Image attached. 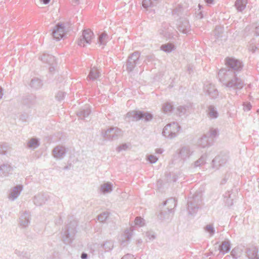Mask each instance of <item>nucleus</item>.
Here are the masks:
<instances>
[{
  "label": "nucleus",
  "mask_w": 259,
  "mask_h": 259,
  "mask_svg": "<svg viewBox=\"0 0 259 259\" xmlns=\"http://www.w3.org/2000/svg\"><path fill=\"white\" fill-rule=\"evenodd\" d=\"M225 62L228 69L224 68L220 70L218 77L220 81L223 82L229 91L241 89L244 87V81L236 76L235 71H240L242 69V63L234 58H227Z\"/></svg>",
  "instance_id": "f257e3e1"
},
{
  "label": "nucleus",
  "mask_w": 259,
  "mask_h": 259,
  "mask_svg": "<svg viewBox=\"0 0 259 259\" xmlns=\"http://www.w3.org/2000/svg\"><path fill=\"white\" fill-rule=\"evenodd\" d=\"M77 222L75 220H73L70 221L62 230L61 232L62 240L65 244L71 243L74 239L77 233Z\"/></svg>",
  "instance_id": "f03ea898"
},
{
  "label": "nucleus",
  "mask_w": 259,
  "mask_h": 259,
  "mask_svg": "<svg viewBox=\"0 0 259 259\" xmlns=\"http://www.w3.org/2000/svg\"><path fill=\"white\" fill-rule=\"evenodd\" d=\"M202 203L201 197L199 195H195L189 197L187 203V209L190 214L196 213Z\"/></svg>",
  "instance_id": "7ed1b4c3"
},
{
  "label": "nucleus",
  "mask_w": 259,
  "mask_h": 259,
  "mask_svg": "<svg viewBox=\"0 0 259 259\" xmlns=\"http://www.w3.org/2000/svg\"><path fill=\"white\" fill-rule=\"evenodd\" d=\"M181 126L176 122H172L166 125L162 131V135L166 138L173 139L177 137Z\"/></svg>",
  "instance_id": "20e7f679"
},
{
  "label": "nucleus",
  "mask_w": 259,
  "mask_h": 259,
  "mask_svg": "<svg viewBox=\"0 0 259 259\" xmlns=\"http://www.w3.org/2000/svg\"><path fill=\"white\" fill-rule=\"evenodd\" d=\"M140 53L138 51L134 52L128 56L125 64V69L128 73L133 72L140 64Z\"/></svg>",
  "instance_id": "39448f33"
},
{
  "label": "nucleus",
  "mask_w": 259,
  "mask_h": 259,
  "mask_svg": "<svg viewBox=\"0 0 259 259\" xmlns=\"http://www.w3.org/2000/svg\"><path fill=\"white\" fill-rule=\"evenodd\" d=\"M126 118H129L128 121H137L142 119H144L145 121L151 120L153 118V115L149 113L140 111H132L128 112L126 114Z\"/></svg>",
  "instance_id": "423d86ee"
},
{
  "label": "nucleus",
  "mask_w": 259,
  "mask_h": 259,
  "mask_svg": "<svg viewBox=\"0 0 259 259\" xmlns=\"http://www.w3.org/2000/svg\"><path fill=\"white\" fill-rule=\"evenodd\" d=\"M103 138L108 140L113 141L118 139L122 135V131L117 127H111L101 132Z\"/></svg>",
  "instance_id": "0eeeda50"
},
{
  "label": "nucleus",
  "mask_w": 259,
  "mask_h": 259,
  "mask_svg": "<svg viewBox=\"0 0 259 259\" xmlns=\"http://www.w3.org/2000/svg\"><path fill=\"white\" fill-rule=\"evenodd\" d=\"M65 24L58 23L52 30V35L53 38L58 41L62 39L65 35Z\"/></svg>",
  "instance_id": "6e6552de"
},
{
  "label": "nucleus",
  "mask_w": 259,
  "mask_h": 259,
  "mask_svg": "<svg viewBox=\"0 0 259 259\" xmlns=\"http://www.w3.org/2000/svg\"><path fill=\"white\" fill-rule=\"evenodd\" d=\"M228 155L226 153H221L217 156L212 161L211 167L215 170L218 169L220 166L227 162Z\"/></svg>",
  "instance_id": "1a4fd4ad"
},
{
  "label": "nucleus",
  "mask_w": 259,
  "mask_h": 259,
  "mask_svg": "<svg viewBox=\"0 0 259 259\" xmlns=\"http://www.w3.org/2000/svg\"><path fill=\"white\" fill-rule=\"evenodd\" d=\"M194 153V150L189 146H184L178 150V157L185 161L191 156Z\"/></svg>",
  "instance_id": "9d476101"
},
{
  "label": "nucleus",
  "mask_w": 259,
  "mask_h": 259,
  "mask_svg": "<svg viewBox=\"0 0 259 259\" xmlns=\"http://www.w3.org/2000/svg\"><path fill=\"white\" fill-rule=\"evenodd\" d=\"M94 33L90 29H85L82 31V37L78 41V45L81 47H84V43L91 44L93 38Z\"/></svg>",
  "instance_id": "9b49d317"
},
{
  "label": "nucleus",
  "mask_w": 259,
  "mask_h": 259,
  "mask_svg": "<svg viewBox=\"0 0 259 259\" xmlns=\"http://www.w3.org/2000/svg\"><path fill=\"white\" fill-rule=\"evenodd\" d=\"M177 25L179 30L183 33L186 34L190 30L189 22L186 17H180Z\"/></svg>",
  "instance_id": "f8f14e48"
},
{
  "label": "nucleus",
  "mask_w": 259,
  "mask_h": 259,
  "mask_svg": "<svg viewBox=\"0 0 259 259\" xmlns=\"http://www.w3.org/2000/svg\"><path fill=\"white\" fill-rule=\"evenodd\" d=\"M174 28L169 24L164 23L159 29V33L166 38H170L174 36Z\"/></svg>",
  "instance_id": "ddd939ff"
},
{
  "label": "nucleus",
  "mask_w": 259,
  "mask_h": 259,
  "mask_svg": "<svg viewBox=\"0 0 259 259\" xmlns=\"http://www.w3.org/2000/svg\"><path fill=\"white\" fill-rule=\"evenodd\" d=\"M49 195L45 193H38L34 196L33 202L36 206H41L45 204L49 199Z\"/></svg>",
  "instance_id": "4468645a"
},
{
  "label": "nucleus",
  "mask_w": 259,
  "mask_h": 259,
  "mask_svg": "<svg viewBox=\"0 0 259 259\" xmlns=\"http://www.w3.org/2000/svg\"><path fill=\"white\" fill-rule=\"evenodd\" d=\"M23 188V187L22 185H18L11 189L8 195L9 199L11 201L16 199L20 195Z\"/></svg>",
  "instance_id": "2eb2a0df"
},
{
  "label": "nucleus",
  "mask_w": 259,
  "mask_h": 259,
  "mask_svg": "<svg viewBox=\"0 0 259 259\" xmlns=\"http://www.w3.org/2000/svg\"><path fill=\"white\" fill-rule=\"evenodd\" d=\"M22 104L28 108H30L36 104V97L33 94H28L22 98Z\"/></svg>",
  "instance_id": "dca6fc26"
},
{
  "label": "nucleus",
  "mask_w": 259,
  "mask_h": 259,
  "mask_svg": "<svg viewBox=\"0 0 259 259\" xmlns=\"http://www.w3.org/2000/svg\"><path fill=\"white\" fill-rule=\"evenodd\" d=\"M204 90L205 93L212 99H215L219 95L218 91L215 86L211 83L205 85Z\"/></svg>",
  "instance_id": "f3484780"
},
{
  "label": "nucleus",
  "mask_w": 259,
  "mask_h": 259,
  "mask_svg": "<svg viewBox=\"0 0 259 259\" xmlns=\"http://www.w3.org/2000/svg\"><path fill=\"white\" fill-rule=\"evenodd\" d=\"M66 150L63 146H57L53 150V154L55 158L61 159L64 158L66 154Z\"/></svg>",
  "instance_id": "a211bd4d"
},
{
  "label": "nucleus",
  "mask_w": 259,
  "mask_h": 259,
  "mask_svg": "<svg viewBox=\"0 0 259 259\" xmlns=\"http://www.w3.org/2000/svg\"><path fill=\"white\" fill-rule=\"evenodd\" d=\"M20 225L23 227H27L30 224V214L28 211L23 212L19 218Z\"/></svg>",
  "instance_id": "6ab92c4d"
},
{
  "label": "nucleus",
  "mask_w": 259,
  "mask_h": 259,
  "mask_svg": "<svg viewBox=\"0 0 259 259\" xmlns=\"http://www.w3.org/2000/svg\"><path fill=\"white\" fill-rule=\"evenodd\" d=\"M91 112V110L90 106L86 105L79 110L77 112V115L80 119H85V118L89 116Z\"/></svg>",
  "instance_id": "aec40b11"
},
{
  "label": "nucleus",
  "mask_w": 259,
  "mask_h": 259,
  "mask_svg": "<svg viewBox=\"0 0 259 259\" xmlns=\"http://www.w3.org/2000/svg\"><path fill=\"white\" fill-rule=\"evenodd\" d=\"M39 58L44 63H47L50 65H54L56 62L55 57L47 53H43Z\"/></svg>",
  "instance_id": "412c9836"
},
{
  "label": "nucleus",
  "mask_w": 259,
  "mask_h": 259,
  "mask_svg": "<svg viewBox=\"0 0 259 259\" xmlns=\"http://www.w3.org/2000/svg\"><path fill=\"white\" fill-rule=\"evenodd\" d=\"M13 168L8 163H4L0 166V175L1 176H8L12 171Z\"/></svg>",
  "instance_id": "4be33fe9"
},
{
  "label": "nucleus",
  "mask_w": 259,
  "mask_h": 259,
  "mask_svg": "<svg viewBox=\"0 0 259 259\" xmlns=\"http://www.w3.org/2000/svg\"><path fill=\"white\" fill-rule=\"evenodd\" d=\"M231 249V243L229 240H225L219 245V249L220 252L225 254L230 251Z\"/></svg>",
  "instance_id": "5701e85b"
},
{
  "label": "nucleus",
  "mask_w": 259,
  "mask_h": 259,
  "mask_svg": "<svg viewBox=\"0 0 259 259\" xmlns=\"http://www.w3.org/2000/svg\"><path fill=\"white\" fill-rule=\"evenodd\" d=\"M245 252L249 259H253L257 255L258 249L256 247L252 246L247 248Z\"/></svg>",
  "instance_id": "b1692460"
},
{
  "label": "nucleus",
  "mask_w": 259,
  "mask_h": 259,
  "mask_svg": "<svg viewBox=\"0 0 259 259\" xmlns=\"http://www.w3.org/2000/svg\"><path fill=\"white\" fill-rule=\"evenodd\" d=\"M211 141L208 138V136L204 134L198 140L197 144L199 147L205 148L210 145Z\"/></svg>",
  "instance_id": "393cba45"
},
{
  "label": "nucleus",
  "mask_w": 259,
  "mask_h": 259,
  "mask_svg": "<svg viewBox=\"0 0 259 259\" xmlns=\"http://www.w3.org/2000/svg\"><path fill=\"white\" fill-rule=\"evenodd\" d=\"M168 205L166 209L169 212H174V208L176 206V200L174 198H170L163 202V205Z\"/></svg>",
  "instance_id": "a878e982"
},
{
  "label": "nucleus",
  "mask_w": 259,
  "mask_h": 259,
  "mask_svg": "<svg viewBox=\"0 0 259 259\" xmlns=\"http://www.w3.org/2000/svg\"><path fill=\"white\" fill-rule=\"evenodd\" d=\"M247 0H236L234 6L238 12H242L246 8Z\"/></svg>",
  "instance_id": "bb28decb"
},
{
  "label": "nucleus",
  "mask_w": 259,
  "mask_h": 259,
  "mask_svg": "<svg viewBox=\"0 0 259 259\" xmlns=\"http://www.w3.org/2000/svg\"><path fill=\"white\" fill-rule=\"evenodd\" d=\"M100 76V72L96 68H92L90 70L89 74L88 76L89 80H94Z\"/></svg>",
  "instance_id": "cd10ccee"
},
{
  "label": "nucleus",
  "mask_w": 259,
  "mask_h": 259,
  "mask_svg": "<svg viewBox=\"0 0 259 259\" xmlns=\"http://www.w3.org/2000/svg\"><path fill=\"white\" fill-rule=\"evenodd\" d=\"M174 212H170L167 210L163 209L161 210L158 215V218L161 220H166L169 219L173 215Z\"/></svg>",
  "instance_id": "c85d7f7f"
},
{
  "label": "nucleus",
  "mask_w": 259,
  "mask_h": 259,
  "mask_svg": "<svg viewBox=\"0 0 259 259\" xmlns=\"http://www.w3.org/2000/svg\"><path fill=\"white\" fill-rule=\"evenodd\" d=\"M30 86L34 89H39L42 86V81L38 78H33L30 81Z\"/></svg>",
  "instance_id": "c756f323"
},
{
  "label": "nucleus",
  "mask_w": 259,
  "mask_h": 259,
  "mask_svg": "<svg viewBox=\"0 0 259 259\" xmlns=\"http://www.w3.org/2000/svg\"><path fill=\"white\" fill-rule=\"evenodd\" d=\"M160 49L164 52L168 53L174 51L176 48L174 44L171 43H167L162 45L160 46Z\"/></svg>",
  "instance_id": "7c9ffc66"
},
{
  "label": "nucleus",
  "mask_w": 259,
  "mask_h": 259,
  "mask_svg": "<svg viewBox=\"0 0 259 259\" xmlns=\"http://www.w3.org/2000/svg\"><path fill=\"white\" fill-rule=\"evenodd\" d=\"M112 184L110 183L107 182L104 183L100 186L101 191L105 194L106 193H110L112 191Z\"/></svg>",
  "instance_id": "2f4dec72"
},
{
  "label": "nucleus",
  "mask_w": 259,
  "mask_h": 259,
  "mask_svg": "<svg viewBox=\"0 0 259 259\" xmlns=\"http://www.w3.org/2000/svg\"><path fill=\"white\" fill-rule=\"evenodd\" d=\"M207 114L210 118H217L218 117V112L213 105H209L208 106Z\"/></svg>",
  "instance_id": "473e14b6"
},
{
  "label": "nucleus",
  "mask_w": 259,
  "mask_h": 259,
  "mask_svg": "<svg viewBox=\"0 0 259 259\" xmlns=\"http://www.w3.org/2000/svg\"><path fill=\"white\" fill-rule=\"evenodd\" d=\"M108 35L106 32H103L99 34L98 42L101 45H105L108 40Z\"/></svg>",
  "instance_id": "72a5a7b5"
},
{
  "label": "nucleus",
  "mask_w": 259,
  "mask_h": 259,
  "mask_svg": "<svg viewBox=\"0 0 259 259\" xmlns=\"http://www.w3.org/2000/svg\"><path fill=\"white\" fill-rule=\"evenodd\" d=\"M207 155L206 153L203 154L194 163V167H197L204 165L206 163V160Z\"/></svg>",
  "instance_id": "f704fd0d"
},
{
  "label": "nucleus",
  "mask_w": 259,
  "mask_h": 259,
  "mask_svg": "<svg viewBox=\"0 0 259 259\" xmlns=\"http://www.w3.org/2000/svg\"><path fill=\"white\" fill-rule=\"evenodd\" d=\"M40 145L39 141L35 138H31L27 143V147L29 148L35 149Z\"/></svg>",
  "instance_id": "c9c22d12"
},
{
  "label": "nucleus",
  "mask_w": 259,
  "mask_h": 259,
  "mask_svg": "<svg viewBox=\"0 0 259 259\" xmlns=\"http://www.w3.org/2000/svg\"><path fill=\"white\" fill-rule=\"evenodd\" d=\"M242 254V249L238 247L233 248L231 252V255L234 259L240 257Z\"/></svg>",
  "instance_id": "e433bc0d"
},
{
  "label": "nucleus",
  "mask_w": 259,
  "mask_h": 259,
  "mask_svg": "<svg viewBox=\"0 0 259 259\" xmlns=\"http://www.w3.org/2000/svg\"><path fill=\"white\" fill-rule=\"evenodd\" d=\"M205 135H208V138L211 141L219 135V131L217 128H210Z\"/></svg>",
  "instance_id": "4c0bfd02"
},
{
  "label": "nucleus",
  "mask_w": 259,
  "mask_h": 259,
  "mask_svg": "<svg viewBox=\"0 0 259 259\" xmlns=\"http://www.w3.org/2000/svg\"><path fill=\"white\" fill-rule=\"evenodd\" d=\"M162 110L165 113H170L173 110V106L170 103H165L162 105Z\"/></svg>",
  "instance_id": "58836bf2"
},
{
  "label": "nucleus",
  "mask_w": 259,
  "mask_h": 259,
  "mask_svg": "<svg viewBox=\"0 0 259 259\" xmlns=\"http://www.w3.org/2000/svg\"><path fill=\"white\" fill-rule=\"evenodd\" d=\"M10 147L7 143L0 144V155H6Z\"/></svg>",
  "instance_id": "ea45409f"
},
{
  "label": "nucleus",
  "mask_w": 259,
  "mask_h": 259,
  "mask_svg": "<svg viewBox=\"0 0 259 259\" xmlns=\"http://www.w3.org/2000/svg\"><path fill=\"white\" fill-rule=\"evenodd\" d=\"M102 247L105 251H109L113 248V243L112 241H106L103 244Z\"/></svg>",
  "instance_id": "a19ab883"
},
{
  "label": "nucleus",
  "mask_w": 259,
  "mask_h": 259,
  "mask_svg": "<svg viewBox=\"0 0 259 259\" xmlns=\"http://www.w3.org/2000/svg\"><path fill=\"white\" fill-rule=\"evenodd\" d=\"M230 193L231 192L230 191H228V192L226 193L224 195V197L227 198L226 203L228 206H232L233 203V199H231V194Z\"/></svg>",
  "instance_id": "79ce46f5"
},
{
  "label": "nucleus",
  "mask_w": 259,
  "mask_h": 259,
  "mask_svg": "<svg viewBox=\"0 0 259 259\" xmlns=\"http://www.w3.org/2000/svg\"><path fill=\"white\" fill-rule=\"evenodd\" d=\"M189 107L188 106H180L178 107L177 111L179 116H182L186 114L187 111L188 110Z\"/></svg>",
  "instance_id": "37998d69"
},
{
  "label": "nucleus",
  "mask_w": 259,
  "mask_h": 259,
  "mask_svg": "<svg viewBox=\"0 0 259 259\" xmlns=\"http://www.w3.org/2000/svg\"><path fill=\"white\" fill-rule=\"evenodd\" d=\"M204 229L206 232L209 233L210 236L214 235L215 233V230L212 224H209L205 226Z\"/></svg>",
  "instance_id": "c03bdc74"
},
{
  "label": "nucleus",
  "mask_w": 259,
  "mask_h": 259,
  "mask_svg": "<svg viewBox=\"0 0 259 259\" xmlns=\"http://www.w3.org/2000/svg\"><path fill=\"white\" fill-rule=\"evenodd\" d=\"M108 217V213L107 212H104L98 215V220L99 222L103 223L106 220Z\"/></svg>",
  "instance_id": "a18cd8bd"
},
{
  "label": "nucleus",
  "mask_w": 259,
  "mask_h": 259,
  "mask_svg": "<svg viewBox=\"0 0 259 259\" xmlns=\"http://www.w3.org/2000/svg\"><path fill=\"white\" fill-rule=\"evenodd\" d=\"M142 6L144 8L147 9L149 7L153 6V4L151 0H143L142 2Z\"/></svg>",
  "instance_id": "49530a36"
},
{
  "label": "nucleus",
  "mask_w": 259,
  "mask_h": 259,
  "mask_svg": "<svg viewBox=\"0 0 259 259\" xmlns=\"http://www.w3.org/2000/svg\"><path fill=\"white\" fill-rule=\"evenodd\" d=\"M66 93L65 92L62 91H59L57 95H56V99L61 101L63 100L64 98V97L66 96Z\"/></svg>",
  "instance_id": "de8ad7c7"
},
{
  "label": "nucleus",
  "mask_w": 259,
  "mask_h": 259,
  "mask_svg": "<svg viewBox=\"0 0 259 259\" xmlns=\"http://www.w3.org/2000/svg\"><path fill=\"white\" fill-rule=\"evenodd\" d=\"M135 223L136 225L142 227L144 225V220L141 217H137L135 219Z\"/></svg>",
  "instance_id": "09e8293b"
},
{
  "label": "nucleus",
  "mask_w": 259,
  "mask_h": 259,
  "mask_svg": "<svg viewBox=\"0 0 259 259\" xmlns=\"http://www.w3.org/2000/svg\"><path fill=\"white\" fill-rule=\"evenodd\" d=\"M147 160L151 163H154L158 160V158L153 155H149L147 156Z\"/></svg>",
  "instance_id": "8fccbe9b"
},
{
  "label": "nucleus",
  "mask_w": 259,
  "mask_h": 259,
  "mask_svg": "<svg viewBox=\"0 0 259 259\" xmlns=\"http://www.w3.org/2000/svg\"><path fill=\"white\" fill-rule=\"evenodd\" d=\"M133 236V230H126L124 234V238L126 241H128Z\"/></svg>",
  "instance_id": "3c124183"
},
{
  "label": "nucleus",
  "mask_w": 259,
  "mask_h": 259,
  "mask_svg": "<svg viewBox=\"0 0 259 259\" xmlns=\"http://www.w3.org/2000/svg\"><path fill=\"white\" fill-rule=\"evenodd\" d=\"M146 236L150 240H153L156 238L155 234L151 232H146Z\"/></svg>",
  "instance_id": "603ef678"
},
{
  "label": "nucleus",
  "mask_w": 259,
  "mask_h": 259,
  "mask_svg": "<svg viewBox=\"0 0 259 259\" xmlns=\"http://www.w3.org/2000/svg\"><path fill=\"white\" fill-rule=\"evenodd\" d=\"M127 148V146L126 144H123L120 146H119L117 148V151L118 152H120L122 150H125Z\"/></svg>",
  "instance_id": "864d4df0"
},
{
  "label": "nucleus",
  "mask_w": 259,
  "mask_h": 259,
  "mask_svg": "<svg viewBox=\"0 0 259 259\" xmlns=\"http://www.w3.org/2000/svg\"><path fill=\"white\" fill-rule=\"evenodd\" d=\"M218 32V36H219V33H221L222 32V28L220 26H216L215 27V31H214V33H215V34L217 35V33Z\"/></svg>",
  "instance_id": "5fc2aeb1"
},
{
  "label": "nucleus",
  "mask_w": 259,
  "mask_h": 259,
  "mask_svg": "<svg viewBox=\"0 0 259 259\" xmlns=\"http://www.w3.org/2000/svg\"><path fill=\"white\" fill-rule=\"evenodd\" d=\"M121 259H134V256L132 254H127L123 256Z\"/></svg>",
  "instance_id": "6e6d98bb"
},
{
  "label": "nucleus",
  "mask_w": 259,
  "mask_h": 259,
  "mask_svg": "<svg viewBox=\"0 0 259 259\" xmlns=\"http://www.w3.org/2000/svg\"><path fill=\"white\" fill-rule=\"evenodd\" d=\"M88 255L85 252H82L81 254V259H87Z\"/></svg>",
  "instance_id": "4d7b16f0"
},
{
  "label": "nucleus",
  "mask_w": 259,
  "mask_h": 259,
  "mask_svg": "<svg viewBox=\"0 0 259 259\" xmlns=\"http://www.w3.org/2000/svg\"><path fill=\"white\" fill-rule=\"evenodd\" d=\"M154 56H153V55H150V56H148L147 57V59L148 60V61H152V60H154Z\"/></svg>",
  "instance_id": "13d9d810"
},
{
  "label": "nucleus",
  "mask_w": 259,
  "mask_h": 259,
  "mask_svg": "<svg viewBox=\"0 0 259 259\" xmlns=\"http://www.w3.org/2000/svg\"><path fill=\"white\" fill-rule=\"evenodd\" d=\"M251 108V105L250 104H247L245 107H244V110L248 111Z\"/></svg>",
  "instance_id": "bf43d9fd"
},
{
  "label": "nucleus",
  "mask_w": 259,
  "mask_h": 259,
  "mask_svg": "<svg viewBox=\"0 0 259 259\" xmlns=\"http://www.w3.org/2000/svg\"><path fill=\"white\" fill-rule=\"evenodd\" d=\"M204 1L207 5H211L213 3L214 0H204Z\"/></svg>",
  "instance_id": "052dcab7"
},
{
  "label": "nucleus",
  "mask_w": 259,
  "mask_h": 259,
  "mask_svg": "<svg viewBox=\"0 0 259 259\" xmlns=\"http://www.w3.org/2000/svg\"><path fill=\"white\" fill-rule=\"evenodd\" d=\"M40 2L42 3L44 5H47L49 3L50 0H39Z\"/></svg>",
  "instance_id": "680f3d73"
},
{
  "label": "nucleus",
  "mask_w": 259,
  "mask_h": 259,
  "mask_svg": "<svg viewBox=\"0 0 259 259\" xmlns=\"http://www.w3.org/2000/svg\"><path fill=\"white\" fill-rule=\"evenodd\" d=\"M80 0H71L73 4L75 5H78L79 4Z\"/></svg>",
  "instance_id": "e2e57ef3"
},
{
  "label": "nucleus",
  "mask_w": 259,
  "mask_h": 259,
  "mask_svg": "<svg viewBox=\"0 0 259 259\" xmlns=\"http://www.w3.org/2000/svg\"><path fill=\"white\" fill-rule=\"evenodd\" d=\"M255 33L257 36H259V25L255 28Z\"/></svg>",
  "instance_id": "0e129e2a"
},
{
  "label": "nucleus",
  "mask_w": 259,
  "mask_h": 259,
  "mask_svg": "<svg viewBox=\"0 0 259 259\" xmlns=\"http://www.w3.org/2000/svg\"><path fill=\"white\" fill-rule=\"evenodd\" d=\"M256 49H258V50H259V46H258V47H256V46L253 47H253H252V52H253V53H254V52H255V50H256Z\"/></svg>",
  "instance_id": "69168bd1"
},
{
  "label": "nucleus",
  "mask_w": 259,
  "mask_h": 259,
  "mask_svg": "<svg viewBox=\"0 0 259 259\" xmlns=\"http://www.w3.org/2000/svg\"><path fill=\"white\" fill-rule=\"evenodd\" d=\"M156 152L157 153L161 154L163 152V150L161 149H156Z\"/></svg>",
  "instance_id": "338daca9"
},
{
  "label": "nucleus",
  "mask_w": 259,
  "mask_h": 259,
  "mask_svg": "<svg viewBox=\"0 0 259 259\" xmlns=\"http://www.w3.org/2000/svg\"><path fill=\"white\" fill-rule=\"evenodd\" d=\"M54 70H55V68H54V67H53V66H51V67H50V68H49V71H50V72H53V71H54Z\"/></svg>",
  "instance_id": "774afa93"
}]
</instances>
